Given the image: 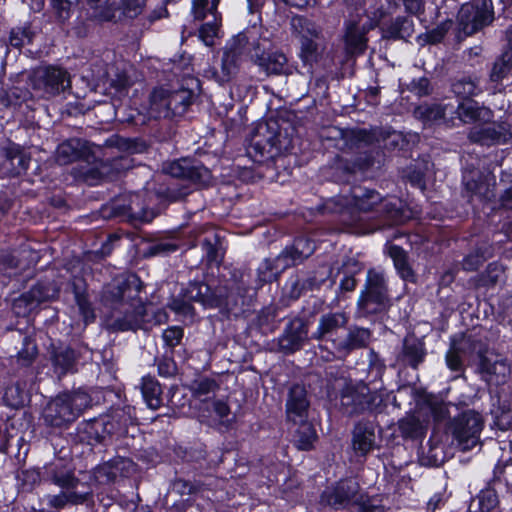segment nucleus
<instances>
[{
    "label": "nucleus",
    "instance_id": "aec40b11",
    "mask_svg": "<svg viewBox=\"0 0 512 512\" xmlns=\"http://www.w3.org/2000/svg\"><path fill=\"white\" fill-rule=\"evenodd\" d=\"M44 483L53 484L61 490H75L80 479L75 475V467L71 461L58 458L44 466Z\"/></svg>",
    "mask_w": 512,
    "mask_h": 512
},
{
    "label": "nucleus",
    "instance_id": "4be33fe9",
    "mask_svg": "<svg viewBox=\"0 0 512 512\" xmlns=\"http://www.w3.org/2000/svg\"><path fill=\"white\" fill-rule=\"evenodd\" d=\"M167 172L175 178L185 179L195 184H205L211 177V171L196 159L180 158L168 166Z\"/></svg>",
    "mask_w": 512,
    "mask_h": 512
},
{
    "label": "nucleus",
    "instance_id": "680f3d73",
    "mask_svg": "<svg viewBox=\"0 0 512 512\" xmlns=\"http://www.w3.org/2000/svg\"><path fill=\"white\" fill-rule=\"evenodd\" d=\"M202 250L204 252L202 259L206 261L207 266H219L223 259L224 253L220 252L217 239L212 242L210 239L205 238L202 242Z\"/></svg>",
    "mask_w": 512,
    "mask_h": 512
},
{
    "label": "nucleus",
    "instance_id": "f8f14e48",
    "mask_svg": "<svg viewBox=\"0 0 512 512\" xmlns=\"http://www.w3.org/2000/svg\"><path fill=\"white\" fill-rule=\"evenodd\" d=\"M484 428L481 413L474 409H466L454 416L448 422L447 429L462 450H469L479 440Z\"/></svg>",
    "mask_w": 512,
    "mask_h": 512
},
{
    "label": "nucleus",
    "instance_id": "6ab92c4d",
    "mask_svg": "<svg viewBox=\"0 0 512 512\" xmlns=\"http://www.w3.org/2000/svg\"><path fill=\"white\" fill-rule=\"evenodd\" d=\"M359 484L348 479H341L331 487L323 490L319 496V504L337 511L347 508L358 495Z\"/></svg>",
    "mask_w": 512,
    "mask_h": 512
},
{
    "label": "nucleus",
    "instance_id": "0eeeda50",
    "mask_svg": "<svg viewBox=\"0 0 512 512\" xmlns=\"http://www.w3.org/2000/svg\"><path fill=\"white\" fill-rule=\"evenodd\" d=\"M250 58L266 76H290L298 72L297 64L289 62L287 55L267 39L253 43Z\"/></svg>",
    "mask_w": 512,
    "mask_h": 512
},
{
    "label": "nucleus",
    "instance_id": "3c124183",
    "mask_svg": "<svg viewBox=\"0 0 512 512\" xmlns=\"http://www.w3.org/2000/svg\"><path fill=\"white\" fill-rule=\"evenodd\" d=\"M157 373L162 378H173L178 373V365L174 359V351H165L161 356L154 358Z\"/></svg>",
    "mask_w": 512,
    "mask_h": 512
},
{
    "label": "nucleus",
    "instance_id": "7ed1b4c3",
    "mask_svg": "<svg viewBox=\"0 0 512 512\" xmlns=\"http://www.w3.org/2000/svg\"><path fill=\"white\" fill-rule=\"evenodd\" d=\"M390 307V290L385 274L369 268L356 302L357 317L371 319L387 313Z\"/></svg>",
    "mask_w": 512,
    "mask_h": 512
},
{
    "label": "nucleus",
    "instance_id": "bf43d9fd",
    "mask_svg": "<svg viewBox=\"0 0 512 512\" xmlns=\"http://www.w3.org/2000/svg\"><path fill=\"white\" fill-rule=\"evenodd\" d=\"M116 115L121 123L136 128L145 126L150 120L148 114L143 113L139 109L132 107L125 108L123 111H121L120 116L119 111H117Z\"/></svg>",
    "mask_w": 512,
    "mask_h": 512
},
{
    "label": "nucleus",
    "instance_id": "7c9ffc66",
    "mask_svg": "<svg viewBox=\"0 0 512 512\" xmlns=\"http://www.w3.org/2000/svg\"><path fill=\"white\" fill-rule=\"evenodd\" d=\"M381 30L384 39L407 41L414 32V22L409 16H397L384 24Z\"/></svg>",
    "mask_w": 512,
    "mask_h": 512
},
{
    "label": "nucleus",
    "instance_id": "6e6552de",
    "mask_svg": "<svg viewBox=\"0 0 512 512\" xmlns=\"http://www.w3.org/2000/svg\"><path fill=\"white\" fill-rule=\"evenodd\" d=\"M292 27L297 33L300 44L298 58L307 73L313 75L315 66L322 60L325 50V46L317 41L320 38L321 29L305 16L293 17Z\"/></svg>",
    "mask_w": 512,
    "mask_h": 512
},
{
    "label": "nucleus",
    "instance_id": "2eb2a0df",
    "mask_svg": "<svg viewBox=\"0 0 512 512\" xmlns=\"http://www.w3.org/2000/svg\"><path fill=\"white\" fill-rule=\"evenodd\" d=\"M193 100L194 94L188 89L169 91L160 88L154 89L151 93V103L164 108L163 116L165 118L183 116L193 104Z\"/></svg>",
    "mask_w": 512,
    "mask_h": 512
},
{
    "label": "nucleus",
    "instance_id": "a211bd4d",
    "mask_svg": "<svg viewBox=\"0 0 512 512\" xmlns=\"http://www.w3.org/2000/svg\"><path fill=\"white\" fill-rule=\"evenodd\" d=\"M373 165V158L369 155H356L346 158L337 155L329 168V175L333 182L348 184L357 172H364Z\"/></svg>",
    "mask_w": 512,
    "mask_h": 512
},
{
    "label": "nucleus",
    "instance_id": "6e6d98bb",
    "mask_svg": "<svg viewBox=\"0 0 512 512\" xmlns=\"http://www.w3.org/2000/svg\"><path fill=\"white\" fill-rule=\"evenodd\" d=\"M368 377L370 378V381L376 382L382 380L383 375L386 372V363L384 358L381 357V355L375 351L373 348H371L368 351Z\"/></svg>",
    "mask_w": 512,
    "mask_h": 512
},
{
    "label": "nucleus",
    "instance_id": "4c0bfd02",
    "mask_svg": "<svg viewBox=\"0 0 512 512\" xmlns=\"http://www.w3.org/2000/svg\"><path fill=\"white\" fill-rule=\"evenodd\" d=\"M397 431L404 441H422L426 435L419 418L413 414L398 420Z\"/></svg>",
    "mask_w": 512,
    "mask_h": 512
},
{
    "label": "nucleus",
    "instance_id": "58836bf2",
    "mask_svg": "<svg viewBox=\"0 0 512 512\" xmlns=\"http://www.w3.org/2000/svg\"><path fill=\"white\" fill-rule=\"evenodd\" d=\"M455 112L458 119L463 123H474L484 119L482 113L491 114L490 109L480 106L473 98L459 100Z\"/></svg>",
    "mask_w": 512,
    "mask_h": 512
},
{
    "label": "nucleus",
    "instance_id": "5fc2aeb1",
    "mask_svg": "<svg viewBox=\"0 0 512 512\" xmlns=\"http://www.w3.org/2000/svg\"><path fill=\"white\" fill-rule=\"evenodd\" d=\"M512 70V55L503 52L493 63L490 71V80L499 83L506 78Z\"/></svg>",
    "mask_w": 512,
    "mask_h": 512
},
{
    "label": "nucleus",
    "instance_id": "69168bd1",
    "mask_svg": "<svg viewBox=\"0 0 512 512\" xmlns=\"http://www.w3.org/2000/svg\"><path fill=\"white\" fill-rule=\"evenodd\" d=\"M184 337V329L181 326H169L163 331L162 339L168 348L166 351L175 352V348L181 343Z\"/></svg>",
    "mask_w": 512,
    "mask_h": 512
},
{
    "label": "nucleus",
    "instance_id": "ddd939ff",
    "mask_svg": "<svg viewBox=\"0 0 512 512\" xmlns=\"http://www.w3.org/2000/svg\"><path fill=\"white\" fill-rule=\"evenodd\" d=\"M382 429L376 420L361 418L351 429L350 449L355 458L366 460L367 456L379 448L378 438Z\"/></svg>",
    "mask_w": 512,
    "mask_h": 512
},
{
    "label": "nucleus",
    "instance_id": "4468645a",
    "mask_svg": "<svg viewBox=\"0 0 512 512\" xmlns=\"http://www.w3.org/2000/svg\"><path fill=\"white\" fill-rule=\"evenodd\" d=\"M469 347L477 354L476 371L481 380L488 385L499 386L507 381L509 368L504 361L488 357V345L481 341L470 340Z\"/></svg>",
    "mask_w": 512,
    "mask_h": 512
},
{
    "label": "nucleus",
    "instance_id": "9b49d317",
    "mask_svg": "<svg viewBox=\"0 0 512 512\" xmlns=\"http://www.w3.org/2000/svg\"><path fill=\"white\" fill-rule=\"evenodd\" d=\"M281 136V128L277 119L260 120L247 137L249 149L255 157L272 158L281 152Z\"/></svg>",
    "mask_w": 512,
    "mask_h": 512
},
{
    "label": "nucleus",
    "instance_id": "5701e85b",
    "mask_svg": "<svg viewBox=\"0 0 512 512\" xmlns=\"http://www.w3.org/2000/svg\"><path fill=\"white\" fill-rule=\"evenodd\" d=\"M61 393L51 400L43 411V419L47 426L67 428L78 416Z\"/></svg>",
    "mask_w": 512,
    "mask_h": 512
},
{
    "label": "nucleus",
    "instance_id": "79ce46f5",
    "mask_svg": "<svg viewBox=\"0 0 512 512\" xmlns=\"http://www.w3.org/2000/svg\"><path fill=\"white\" fill-rule=\"evenodd\" d=\"M37 30L30 21L12 27L9 32L8 43L14 48L31 45L37 35Z\"/></svg>",
    "mask_w": 512,
    "mask_h": 512
},
{
    "label": "nucleus",
    "instance_id": "49530a36",
    "mask_svg": "<svg viewBox=\"0 0 512 512\" xmlns=\"http://www.w3.org/2000/svg\"><path fill=\"white\" fill-rule=\"evenodd\" d=\"M423 404L428 409L435 423H442L450 417L449 404L434 395H427L423 400Z\"/></svg>",
    "mask_w": 512,
    "mask_h": 512
},
{
    "label": "nucleus",
    "instance_id": "39448f33",
    "mask_svg": "<svg viewBox=\"0 0 512 512\" xmlns=\"http://www.w3.org/2000/svg\"><path fill=\"white\" fill-rule=\"evenodd\" d=\"M495 19L493 0H471L463 3L456 15L455 40L464 41L491 26Z\"/></svg>",
    "mask_w": 512,
    "mask_h": 512
},
{
    "label": "nucleus",
    "instance_id": "b1692460",
    "mask_svg": "<svg viewBox=\"0 0 512 512\" xmlns=\"http://www.w3.org/2000/svg\"><path fill=\"white\" fill-rule=\"evenodd\" d=\"M310 401L304 385L295 383L288 390L285 413L288 421L297 424L308 418Z\"/></svg>",
    "mask_w": 512,
    "mask_h": 512
},
{
    "label": "nucleus",
    "instance_id": "a19ab883",
    "mask_svg": "<svg viewBox=\"0 0 512 512\" xmlns=\"http://www.w3.org/2000/svg\"><path fill=\"white\" fill-rule=\"evenodd\" d=\"M297 424H299V426L293 435L295 447L300 451H311L314 449V444L318 440L314 425L307 419Z\"/></svg>",
    "mask_w": 512,
    "mask_h": 512
},
{
    "label": "nucleus",
    "instance_id": "f704fd0d",
    "mask_svg": "<svg viewBox=\"0 0 512 512\" xmlns=\"http://www.w3.org/2000/svg\"><path fill=\"white\" fill-rule=\"evenodd\" d=\"M77 358L78 354L71 346L53 347L51 352L52 365L62 375L74 371Z\"/></svg>",
    "mask_w": 512,
    "mask_h": 512
},
{
    "label": "nucleus",
    "instance_id": "338daca9",
    "mask_svg": "<svg viewBox=\"0 0 512 512\" xmlns=\"http://www.w3.org/2000/svg\"><path fill=\"white\" fill-rule=\"evenodd\" d=\"M239 54L234 50H225L221 60V70L224 77L230 79L238 71Z\"/></svg>",
    "mask_w": 512,
    "mask_h": 512
},
{
    "label": "nucleus",
    "instance_id": "de8ad7c7",
    "mask_svg": "<svg viewBox=\"0 0 512 512\" xmlns=\"http://www.w3.org/2000/svg\"><path fill=\"white\" fill-rule=\"evenodd\" d=\"M38 346L35 339L25 335L22 340V347L17 353V362L21 367H30L38 356Z\"/></svg>",
    "mask_w": 512,
    "mask_h": 512
},
{
    "label": "nucleus",
    "instance_id": "4d7b16f0",
    "mask_svg": "<svg viewBox=\"0 0 512 512\" xmlns=\"http://www.w3.org/2000/svg\"><path fill=\"white\" fill-rule=\"evenodd\" d=\"M280 262V269H288L297 266L306 260L297 247L293 243L286 245L280 254L276 257Z\"/></svg>",
    "mask_w": 512,
    "mask_h": 512
},
{
    "label": "nucleus",
    "instance_id": "37998d69",
    "mask_svg": "<svg viewBox=\"0 0 512 512\" xmlns=\"http://www.w3.org/2000/svg\"><path fill=\"white\" fill-rule=\"evenodd\" d=\"M102 217L105 219H119L133 220L136 219L135 212L129 203H125V200L116 199L113 200L109 205L102 207Z\"/></svg>",
    "mask_w": 512,
    "mask_h": 512
},
{
    "label": "nucleus",
    "instance_id": "cd10ccee",
    "mask_svg": "<svg viewBox=\"0 0 512 512\" xmlns=\"http://www.w3.org/2000/svg\"><path fill=\"white\" fill-rule=\"evenodd\" d=\"M71 292L74 296L78 312L85 325L95 322L96 313L88 292V283L82 276H73L70 281Z\"/></svg>",
    "mask_w": 512,
    "mask_h": 512
},
{
    "label": "nucleus",
    "instance_id": "393cba45",
    "mask_svg": "<svg viewBox=\"0 0 512 512\" xmlns=\"http://www.w3.org/2000/svg\"><path fill=\"white\" fill-rule=\"evenodd\" d=\"M511 136L510 125L506 122H492L475 127L469 133V138L472 142L487 146L505 144L510 140Z\"/></svg>",
    "mask_w": 512,
    "mask_h": 512
},
{
    "label": "nucleus",
    "instance_id": "1a4fd4ad",
    "mask_svg": "<svg viewBox=\"0 0 512 512\" xmlns=\"http://www.w3.org/2000/svg\"><path fill=\"white\" fill-rule=\"evenodd\" d=\"M127 418L116 420L106 415L82 421L76 427L74 441L89 446L103 443L106 438H119L128 433Z\"/></svg>",
    "mask_w": 512,
    "mask_h": 512
},
{
    "label": "nucleus",
    "instance_id": "f03ea898",
    "mask_svg": "<svg viewBox=\"0 0 512 512\" xmlns=\"http://www.w3.org/2000/svg\"><path fill=\"white\" fill-rule=\"evenodd\" d=\"M145 285L135 272L114 276L101 291V301L106 307L117 310L120 316L113 320L112 328L118 332L144 329L148 316L146 304L140 297Z\"/></svg>",
    "mask_w": 512,
    "mask_h": 512
},
{
    "label": "nucleus",
    "instance_id": "9d476101",
    "mask_svg": "<svg viewBox=\"0 0 512 512\" xmlns=\"http://www.w3.org/2000/svg\"><path fill=\"white\" fill-rule=\"evenodd\" d=\"M383 198L375 189H368L361 186L351 188V198L338 197L330 198L319 207L323 214H351L354 211L372 212L381 205Z\"/></svg>",
    "mask_w": 512,
    "mask_h": 512
},
{
    "label": "nucleus",
    "instance_id": "c85d7f7f",
    "mask_svg": "<svg viewBox=\"0 0 512 512\" xmlns=\"http://www.w3.org/2000/svg\"><path fill=\"white\" fill-rule=\"evenodd\" d=\"M199 410L201 417L210 416L211 411H213L217 417V424L225 427L226 430L231 429L235 422L234 416L229 417L231 415V408L224 399L215 397L205 398L201 401Z\"/></svg>",
    "mask_w": 512,
    "mask_h": 512
},
{
    "label": "nucleus",
    "instance_id": "a878e982",
    "mask_svg": "<svg viewBox=\"0 0 512 512\" xmlns=\"http://www.w3.org/2000/svg\"><path fill=\"white\" fill-rule=\"evenodd\" d=\"M427 348L423 339L417 337H405L401 350L397 355V362L404 368L418 370L427 357Z\"/></svg>",
    "mask_w": 512,
    "mask_h": 512
},
{
    "label": "nucleus",
    "instance_id": "f3484780",
    "mask_svg": "<svg viewBox=\"0 0 512 512\" xmlns=\"http://www.w3.org/2000/svg\"><path fill=\"white\" fill-rule=\"evenodd\" d=\"M31 162V154L23 146L8 140L0 148V171L7 177L26 174Z\"/></svg>",
    "mask_w": 512,
    "mask_h": 512
},
{
    "label": "nucleus",
    "instance_id": "412c9836",
    "mask_svg": "<svg viewBox=\"0 0 512 512\" xmlns=\"http://www.w3.org/2000/svg\"><path fill=\"white\" fill-rule=\"evenodd\" d=\"M349 323V316L342 311L327 312L320 316L318 327L312 333L311 339L317 341L331 342L335 348V341L341 337L338 335L339 330L346 329Z\"/></svg>",
    "mask_w": 512,
    "mask_h": 512
},
{
    "label": "nucleus",
    "instance_id": "052dcab7",
    "mask_svg": "<svg viewBox=\"0 0 512 512\" xmlns=\"http://www.w3.org/2000/svg\"><path fill=\"white\" fill-rule=\"evenodd\" d=\"M277 311L272 307L262 308L255 318V325L263 334L273 332L276 329Z\"/></svg>",
    "mask_w": 512,
    "mask_h": 512
},
{
    "label": "nucleus",
    "instance_id": "c9c22d12",
    "mask_svg": "<svg viewBox=\"0 0 512 512\" xmlns=\"http://www.w3.org/2000/svg\"><path fill=\"white\" fill-rule=\"evenodd\" d=\"M141 393L142 397L151 409H158L163 404V390L160 382L155 376L150 374L144 375L141 378Z\"/></svg>",
    "mask_w": 512,
    "mask_h": 512
},
{
    "label": "nucleus",
    "instance_id": "a18cd8bd",
    "mask_svg": "<svg viewBox=\"0 0 512 512\" xmlns=\"http://www.w3.org/2000/svg\"><path fill=\"white\" fill-rule=\"evenodd\" d=\"M444 358L447 368L454 373V379L465 376L466 365L463 358V351L455 342L450 345Z\"/></svg>",
    "mask_w": 512,
    "mask_h": 512
},
{
    "label": "nucleus",
    "instance_id": "423d86ee",
    "mask_svg": "<svg viewBox=\"0 0 512 512\" xmlns=\"http://www.w3.org/2000/svg\"><path fill=\"white\" fill-rule=\"evenodd\" d=\"M383 399L376 390H371L368 384L360 381L353 383L345 381L340 390V410L344 415L355 416L368 413H381Z\"/></svg>",
    "mask_w": 512,
    "mask_h": 512
},
{
    "label": "nucleus",
    "instance_id": "ea45409f",
    "mask_svg": "<svg viewBox=\"0 0 512 512\" xmlns=\"http://www.w3.org/2000/svg\"><path fill=\"white\" fill-rule=\"evenodd\" d=\"M57 158L63 164H69L84 158L86 151L85 145L80 139H67L57 147Z\"/></svg>",
    "mask_w": 512,
    "mask_h": 512
},
{
    "label": "nucleus",
    "instance_id": "774afa93",
    "mask_svg": "<svg viewBox=\"0 0 512 512\" xmlns=\"http://www.w3.org/2000/svg\"><path fill=\"white\" fill-rule=\"evenodd\" d=\"M504 481L507 487H512V461L501 464L498 462L493 469L491 482Z\"/></svg>",
    "mask_w": 512,
    "mask_h": 512
},
{
    "label": "nucleus",
    "instance_id": "dca6fc26",
    "mask_svg": "<svg viewBox=\"0 0 512 512\" xmlns=\"http://www.w3.org/2000/svg\"><path fill=\"white\" fill-rule=\"evenodd\" d=\"M308 340L309 321L296 316L286 323L283 332L277 338L278 350L284 355H291L300 351Z\"/></svg>",
    "mask_w": 512,
    "mask_h": 512
},
{
    "label": "nucleus",
    "instance_id": "603ef678",
    "mask_svg": "<svg viewBox=\"0 0 512 512\" xmlns=\"http://www.w3.org/2000/svg\"><path fill=\"white\" fill-rule=\"evenodd\" d=\"M496 482L487 483L486 487L481 489L477 495L479 511L480 512H492L499 505V497L493 484Z\"/></svg>",
    "mask_w": 512,
    "mask_h": 512
},
{
    "label": "nucleus",
    "instance_id": "72a5a7b5",
    "mask_svg": "<svg viewBox=\"0 0 512 512\" xmlns=\"http://www.w3.org/2000/svg\"><path fill=\"white\" fill-rule=\"evenodd\" d=\"M388 256L392 259L398 276L405 282L415 283L416 274L409 263V257L405 249L397 244L388 247Z\"/></svg>",
    "mask_w": 512,
    "mask_h": 512
},
{
    "label": "nucleus",
    "instance_id": "8fccbe9b",
    "mask_svg": "<svg viewBox=\"0 0 512 512\" xmlns=\"http://www.w3.org/2000/svg\"><path fill=\"white\" fill-rule=\"evenodd\" d=\"M35 292L36 287H33L29 292H25L14 299L12 310L18 317L28 316L39 303L40 299H35Z\"/></svg>",
    "mask_w": 512,
    "mask_h": 512
},
{
    "label": "nucleus",
    "instance_id": "473e14b6",
    "mask_svg": "<svg viewBox=\"0 0 512 512\" xmlns=\"http://www.w3.org/2000/svg\"><path fill=\"white\" fill-rule=\"evenodd\" d=\"M91 501H93V492L90 489L83 492L61 490L59 494L49 496L47 504L50 508L61 510L68 504L77 506Z\"/></svg>",
    "mask_w": 512,
    "mask_h": 512
},
{
    "label": "nucleus",
    "instance_id": "e2e57ef3",
    "mask_svg": "<svg viewBox=\"0 0 512 512\" xmlns=\"http://www.w3.org/2000/svg\"><path fill=\"white\" fill-rule=\"evenodd\" d=\"M452 92L456 95L457 102L466 98H473L477 94V85L470 78L463 77L451 85Z\"/></svg>",
    "mask_w": 512,
    "mask_h": 512
},
{
    "label": "nucleus",
    "instance_id": "13d9d810",
    "mask_svg": "<svg viewBox=\"0 0 512 512\" xmlns=\"http://www.w3.org/2000/svg\"><path fill=\"white\" fill-rule=\"evenodd\" d=\"M61 394L68 397L66 400L78 417L91 405V396L82 389H77L72 392H62Z\"/></svg>",
    "mask_w": 512,
    "mask_h": 512
},
{
    "label": "nucleus",
    "instance_id": "f257e3e1",
    "mask_svg": "<svg viewBox=\"0 0 512 512\" xmlns=\"http://www.w3.org/2000/svg\"><path fill=\"white\" fill-rule=\"evenodd\" d=\"M280 267L277 258H265L259 264L256 278L252 282L248 279L250 274L241 269H234L226 293L208 274L196 275L187 283L180 284L178 291L169 298L167 307L178 318L189 320L191 323L197 318L194 303L199 304L204 310L220 309L227 317L238 316L245 311L243 306L247 303V298L252 296L250 291L256 294L265 284L277 281L285 271Z\"/></svg>",
    "mask_w": 512,
    "mask_h": 512
},
{
    "label": "nucleus",
    "instance_id": "e433bc0d",
    "mask_svg": "<svg viewBox=\"0 0 512 512\" xmlns=\"http://www.w3.org/2000/svg\"><path fill=\"white\" fill-rule=\"evenodd\" d=\"M413 116L425 126L438 123L446 117V105L422 102L413 109Z\"/></svg>",
    "mask_w": 512,
    "mask_h": 512
},
{
    "label": "nucleus",
    "instance_id": "0e129e2a",
    "mask_svg": "<svg viewBox=\"0 0 512 512\" xmlns=\"http://www.w3.org/2000/svg\"><path fill=\"white\" fill-rule=\"evenodd\" d=\"M221 22L220 17H216V19L213 18V21L201 24L198 30V37L206 46L214 44V39L217 37Z\"/></svg>",
    "mask_w": 512,
    "mask_h": 512
},
{
    "label": "nucleus",
    "instance_id": "20e7f679",
    "mask_svg": "<svg viewBox=\"0 0 512 512\" xmlns=\"http://www.w3.org/2000/svg\"><path fill=\"white\" fill-rule=\"evenodd\" d=\"M90 10L91 20L103 24L131 25L142 15L147 0H77Z\"/></svg>",
    "mask_w": 512,
    "mask_h": 512
},
{
    "label": "nucleus",
    "instance_id": "864d4df0",
    "mask_svg": "<svg viewBox=\"0 0 512 512\" xmlns=\"http://www.w3.org/2000/svg\"><path fill=\"white\" fill-rule=\"evenodd\" d=\"M219 388L216 379L209 376H199L191 381L189 390L194 398H200L214 393Z\"/></svg>",
    "mask_w": 512,
    "mask_h": 512
},
{
    "label": "nucleus",
    "instance_id": "bb28decb",
    "mask_svg": "<svg viewBox=\"0 0 512 512\" xmlns=\"http://www.w3.org/2000/svg\"><path fill=\"white\" fill-rule=\"evenodd\" d=\"M345 337L335 341V351L341 355L347 356L355 350L364 349L368 346L372 332L369 328L350 325L345 329Z\"/></svg>",
    "mask_w": 512,
    "mask_h": 512
},
{
    "label": "nucleus",
    "instance_id": "2f4dec72",
    "mask_svg": "<svg viewBox=\"0 0 512 512\" xmlns=\"http://www.w3.org/2000/svg\"><path fill=\"white\" fill-rule=\"evenodd\" d=\"M67 71L57 66H47L39 78V86L50 95H58L65 90Z\"/></svg>",
    "mask_w": 512,
    "mask_h": 512
},
{
    "label": "nucleus",
    "instance_id": "c756f323",
    "mask_svg": "<svg viewBox=\"0 0 512 512\" xmlns=\"http://www.w3.org/2000/svg\"><path fill=\"white\" fill-rule=\"evenodd\" d=\"M134 462L123 456H114L97 468V473L106 481L114 482L118 477H129L133 471Z\"/></svg>",
    "mask_w": 512,
    "mask_h": 512
},
{
    "label": "nucleus",
    "instance_id": "c03bdc74",
    "mask_svg": "<svg viewBox=\"0 0 512 512\" xmlns=\"http://www.w3.org/2000/svg\"><path fill=\"white\" fill-rule=\"evenodd\" d=\"M453 25L451 19H445L437 24L434 28L427 30L417 36V42L421 46L437 45L441 43Z\"/></svg>",
    "mask_w": 512,
    "mask_h": 512
},
{
    "label": "nucleus",
    "instance_id": "09e8293b",
    "mask_svg": "<svg viewBox=\"0 0 512 512\" xmlns=\"http://www.w3.org/2000/svg\"><path fill=\"white\" fill-rule=\"evenodd\" d=\"M179 249L176 242L168 240H158L149 242L142 250V256L146 259L157 256H168Z\"/></svg>",
    "mask_w": 512,
    "mask_h": 512
}]
</instances>
